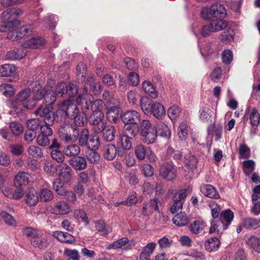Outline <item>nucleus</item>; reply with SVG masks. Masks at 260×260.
<instances>
[{
  "label": "nucleus",
  "mask_w": 260,
  "mask_h": 260,
  "mask_svg": "<svg viewBox=\"0 0 260 260\" xmlns=\"http://www.w3.org/2000/svg\"><path fill=\"white\" fill-rule=\"evenodd\" d=\"M74 216L76 219H81L86 224H88L87 214L84 210L76 209L74 212Z\"/></svg>",
  "instance_id": "nucleus-63"
},
{
  "label": "nucleus",
  "mask_w": 260,
  "mask_h": 260,
  "mask_svg": "<svg viewBox=\"0 0 260 260\" xmlns=\"http://www.w3.org/2000/svg\"><path fill=\"white\" fill-rule=\"evenodd\" d=\"M61 179H56L53 182V188L57 194L61 196L65 193L66 189L63 185L64 184Z\"/></svg>",
  "instance_id": "nucleus-44"
},
{
  "label": "nucleus",
  "mask_w": 260,
  "mask_h": 260,
  "mask_svg": "<svg viewBox=\"0 0 260 260\" xmlns=\"http://www.w3.org/2000/svg\"><path fill=\"white\" fill-rule=\"evenodd\" d=\"M64 254L69 258V260H79V254L76 249H66Z\"/></svg>",
  "instance_id": "nucleus-61"
},
{
  "label": "nucleus",
  "mask_w": 260,
  "mask_h": 260,
  "mask_svg": "<svg viewBox=\"0 0 260 260\" xmlns=\"http://www.w3.org/2000/svg\"><path fill=\"white\" fill-rule=\"evenodd\" d=\"M242 165L243 171L247 175H249L254 170L255 162L252 160L244 161Z\"/></svg>",
  "instance_id": "nucleus-52"
},
{
  "label": "nucleus",
  "mask_w": 260,
  "mask_h": 260,
  "mask_svg": "<svg viewBox=\"0 0 260 260\" xmlns=\"http://www.w3.org/2000/svg\"><path fill=\"white\" fill-rule=\"evenodd\" d=\"M220 244V241L217 238H212L206 241L205 247L209 252L215 251L219 248Z\"/></svg>",
  "instance_id": "nucleus-30"
},
{
  "label": "nucleus",
  "mask_w": 260,
  "mask_h": 260,
  "mask_svg": "<svg viewBox=\"0 0 260 260\" xmlns=\"http://www.w3.org/2000/svg\"><path fill=\"white\" fill-rule=\"evenodd\" d=\"M130 139L129 136L125 134L119 135L117 140L118 146L123 149L129 150L132 148Z\"/></svg>",
  "instance_id": "nucleus-26"
},
{
  "label": "nucleus",
  "mask_w": 260,
  "mask_h": 260,
  "mask_svg": "<svg viewBox=\"0 0 260 260\" xmlns=\"http://www.w3.org/2000/svg\"><path fill=\"white\" fill-rule=\"evenodd\" d=\"M234 214L230 210L221 212L219 219H213L211 221L210 234H219L226 230L231 224Z\"/></svg>",
  "instance_id": "nucleus-3"
},
{
  "label": "nucleus",
  "mask_w": 260,
  "mask_h": 260,
  "mask_svg": "<svg viewBox=\"0 0 260 260\" xmlns=\"http://www.w3.org/2000/svg\"><path fill=\"white\" fill-rule=\"evenodd\" d=\"M6 184V181L3 177V181L2 184H0V190L3 192L4 196L8 198L11 199L12 196V192L13 191L14 185L11 186L6 187L5 186Z\"/></svg>",
  "instance_id": "nucleus-51"
},
{
  "label": "nucleus",
  "mask_w": 260,
  "mask_h": 260,
  "mask_svg": "<svg viewBox=\"0 0 260 260\" xmlns=\"http://www.w3.org/2000/svg\"><path fill=\"white\" fill-rule=\"evenodd\" d=\"M72 169L67 164H61L56 166V173L64 183H68L71 179Z\"/></svg>",
  "instance_id": "nucleus-11"
},
{
  "label": "nucleus",
  "mask_w": 260,
  "mask_h": 260,
  "mask_svg": "<svg viewBox=\"0 0 260 260\" xmlns=\"http://www.w3.org/2000/svg\"><path fill=\"white\" fill-rule=\"evenodd\" d=\"M208 133L215 136V141H218L221 137L222 128L221 126L215 127L214 125H210L208 129Z\"/></svg>",
  "instance_id": "nucleus-48"
},
{
  "label": "nucleus",
  "mask_w": 260,
  "mask_h": 260,
  "mask_svg": "<svg viewBox=\"0 0 260 260\" xmlns=\"http://www.w3.org/2000/svg\"><path fill=\"white\" fill-rule=\"evenodd\" d=\"M30 177V176L28 173L20 172L15 177V183L17 184L20 186L22 185H26L29 182Z\"/></svg>",
  "instance_id": "nucleus-32"
},
{
  "label": "nucleus",
  "mask_w": 260,
  "mask_h": 260,
  "mask_svg": "<svg viewBox=\"0 0 260 260\" xmlns=\"http://www.w3.org/2000/svg\"><path fill=\"white\" fill-rule=\"evenodd\" d=\"M127 96L129 102L133 105L136 104L141 98L139 92L135 90L129 91Z\"/></svg>",
  "instance_id": "nucleus-59"
},
{
  "label": "nucleus",
  "mask_w": 260,
  "mask_h": 260,
  "mask_svg": "<svg viewBox=\"0 0 260 260\" xmlns=\"http://www.w3.org/2000/svg\"><path fill=\"white\" fill-rule=\"evenodd\" d=\"M27 152L34 158H40L43 156V150L38 146L31 145L27 149Z\"/></svg>",
  "instance_id": "nucleus-41"
},
{
  "label": "nucleus",
  "mask_w": 260,
  "mask_h": 260,
  "mask_svg": "<svg viewBox=\"0 0 260 260\" xmlns=\"http://www.w3.org/2000/svg\"><path fill=\"white\" fill-rule=\"evenodd\" d=\"M16 68L13 64H5L0 66V77L15 76Z\"/></svg>",
  "instance_id": "nucleus-23"
},
{
  "label": "nucleus",
  "mask_w": 260,
  "mask_h": 260,
  "mask_svg": "<svg viewBox=\"0 0 260 260\" xmlns=\"http://www.w3.org/2000/svg\"><path fill=\"white\" fill-rule=\"evenodd\" d=\"M100 145L99 137L96 135H91L89 136L88 143L86 146L91 149H96Z\"/></svg>",
  "instance_id": "nucleus-56"
},
{
  "label": "nucleus",
  "mask_w": 260,
  "mask_h": 260,
  "mask_svg": "<svg viewBox=\"0 0 260 260\" xmlns=\"http://www.w3.org/2000/svg\"><path fill=\"white\" fill-rule=\"evenodd\" d=\"M64 154L67 156H77L80 152L79 146L76 144H72L66 147L63 149Z\"/></svg>",
  "instance_id": "nucleus-35"
},
{
  "label": "nucleus",
  "mask_w": 260,
  "mask_h": 260,
  "mask_svg": "<svg viewBox=\"0 0 260 260\" xmlns=\"http://www.w3.org/2000/svg\"><path fill=\"white\" fill-rule=\"evenodd\" d=\"M26 54V51L24 48H16L8 52L6 57L8 59L14 60L22 59Z\"/></svg>",
  "instance_id": "nucleus-22"
},
{
  "label": "nucleus",
  "mask_w": 260,
  "mask_h": 260,
  "mask_svg": "<svg viewBox=\"0 0 260 260\" xmlns=\"http://www.w3.org/2000/svg\"><path fill=\"white\" fill-rule=\"evenodd\" d=\"M190 192L189 188L183 189L176 192L173 197V201H178L182 202V201L186 197L187 195Z\"/></svg>",
  "instance_id": "nucleus-57"
},
{
  "label": "nucleus",
  "mask_w": 260,
  "mask_h": 260,
  "mask_svg": "<svg viewBox=\"0 0 260 260\" xmlns=\"http://www.w3.org/2000/svg\"><path fill=\"white\" fill-rule=\"evenodd\" d=\"M176 169L172 162L164 163L159 169V174L163 178L172 181L176 177Z\"/></svg>",
  "instance_id": "nucleus-9"
},
{
  "label": "nucleus",
  "mask_w": 260,
  "mask_h": 260,
  "mask_svg": "<svg viewBox=\"0 0 260 260\" xmlns=\"http://www.w3.org/2000/svg\"><path fill=\"white\" fill-rule=\"evenodd\" d=\"M92 98V95L87 93V89L85 88L83 93L78 95L76 102L81 105L83 109H88Z\"/></svg>",
  "instance_id": "nucleus-16"
},
{
  "label": "nucleus",
  "mask_w": 260,
  "mask_h": 260,
  "mask_svg": "<svg viewBox=\"0 0 260 260\" xmlns=\"http://www.w3.org/2000/svg\"><path fill=\"white\" fill-rule=\"evenodd\" d=\"M43 170L47 174L53 176L56 173V166L52 161L45 160L43 162Z\"/></svg>",
  "instance_id": "nucleus-40"
},
{
  "label": "nucleus",
  "mask_w": 260,
  "mask_h": 260,
  "mask_svg": "<svg viewBox=\"0 0 260 260\" xmlns=\"http://www.w3.org/2000/svg\"><path fill=\"white\" fill-rule=\"evenodd\" d=\"M143 138V141L147 144H151L154 143L156 139L157 135L156 128L151 129L150 131L146 132L145 134H141Z\"/></svg>",
  "instance_id": "nucleus-27"
},
{
  "label": "nucleus",
  "mask_w": 260,
  "mask_h": 260,
  "mask_svg": "<svg viewBox=\"0 0 260 260\" xmlns=\"http://www.w3.org/2000/svg\"><path fill=\"white\" fill-rule=\"evenodd\" d=\"M52 210L55 214L60 215L68 214L72 211L69 204L63 201L56 202Z\"/></svg>",
  "instance_id": "nucleus-15"
},
{
  "label": "nucleus",
  "mask_w": 260,
  "mask_h": 260,
  "mask_svg": "<svg viewBox=\"0 0 260 260\" xmlns=\"http://www.w3.org/2000/svg\"><path fill=\"white\" fill-rule=\"evenodd\" d=\"M69 164L76 171H82L85 170L87 166V162L84 157L77 156L71 158Z\"/></svg>",
  "instance_id": "nucleus-14"
},
{
  "label": "nucleus",
  "mask_w": 260,
  "mask_h": 260,
  "mask_svg": "<svg viewBox=\"0 0 260 260\" xmlns=\"http://www.w3.org/2000/svg\"><path fill=\"white\" fill-rule=\"evenodd\" d=\"M121 120L125 125H136L139 123L141 116L135 110H129L124 112L121 115Z\"/></svg>",
  "instance_id": "nucleus-10"
},
{
  "label": "nucleus",
  "mask_w": 260,
  "mask_h": 260,
  "mask_svg": "<svg viewBox=\"0 0 260 260\" xmlns=\"http://www.w3.org/2000/svg\"><path fill=\"white\" fill-rule=\"evenodd\" d=\"M242 226L247 229H255L260 226V220L254 218H246L243 221Z\"/></svg>",
  "instance_id": "nucleus-36"
},
{
  "label": "nucleus",
  "mask_w": 260,
  "mask_h": 260,
  "mask_svg": "<svg viewBox=\"0 0 260 260\" xmlns=\"http://www.w3.org/2000/svg\"><path fill=\"white\" fill-rule=\"evenodd\" d=\"M86 156L88 161L92 164H96L100 160V154L92 149L87 151Z\"/></svg>",
  "instance_id": "nucleus-45"
},
{
  "label": "nucleus",
  "mask_w": 260,
  "mask_h": 260,
  "mask_svg": "<svg viewBox=\"0 0 260 260\" xmlns=\"http://www.w3.org/2000/svg\"><path fill=\"white\" fill-rule=\"evenodd\" d=\"M104 117L103 112H92L89 118L90 124L93 125V131L96 133L103 132L106 127V123L103 121Z\"/></svg>",
  "instance_id": "nucleus-8"
},
{
  "label": "nucleus",
  "mask_w": 260,
  "mask_h": 260,
  "mask_svg": "<svg viewBox=\"0 0 260 260\" xmlns=\"http://www.w3.org/2000/svg\"><path fill=\"white\" fill-rule=\"evenodd\" d=\"M247 244L254 251L260 253V237L251 236L247 240Z\"/></svg>",
  "instance_id": "nucleus-39"
},
{
  "label": "nucleus",
  "mask_w": 260,
  "mask_h": 260,
  "mask_svg": "<svg viewBox=\"0 0 260 260\" xmlns=\"http://www.w3.org/2000/svg\"><path fill=\"white\" fill-rule=\"evenodd\" d=\"M115 128L111 125H108L103 134V137L107 141L111 142L114 140L115 137Z\"/></svg>",
  "instance_id": "nucleus-47"
},
{
  "label": "nucleus",
  "mask_w": 260,
  "mask_h": 260,
  "mask_svg": "<svg viewBox=\"0 0 260 260\" xmlns=\"http://www.w3.org/2000/svg\"><path fill=\"white\" fill-rule=\"evenodd\" d=\"M89 137L88 130L86 128H83L80 132V135H79L78 137L80 145L82 146H86L88 143Z\"/></svg>",
  "instance_id": "nucleus-53"
},
{
  "label": "nucleus",
  "mask_w": 260,
  "mask_h": 260,
  "mask_svg": "<svg viewBox=\"0 0 260 260\" xmlns=\"http://www.w3.org/2000/svg\"><path fill=\"white\" fill-rule=\"evenodd\" d=\"M200 119L204 122H209L212 121L213 111L208 107H202L200 111Z\"/></svg>",
  "instance_id": "nucleus-33"
},
{
  "label": "nucleus",
  "mask_w": 260,
  "mask_h": 260,
  "mask_svg": "<svg viewBox=\"0 0 260 260\" xmlns=\"http://www.w3.org/2000/svg\"><path fill=\"white\" fill-rule=\"evenodd\" d=\"M52 235L60 242L71 244L75 242V237L67 232L56 231L53 232Z\"/></svg>",
  "instance_id": "nucleus-17"
},
{
  "label": "nucleus",
  "mask_w": 260,
  "mask_h": 260,
  "mask_svg": "<svg viewBox=\"0 0 260 260\" xmlns=\"http://www.w3.org/2000/svg\"><path fill=\"white\" fill-rule=\"evenodd\" d=\"M79 113V109L75 102L72 100H68L58 105L55 118L57 122H64L67 117L73 118Z\"/></svg>",
  "instance_id": "nucleus-2"
},
{
  "label": "nucleus",
  "mask_w": 260,
  "mask_h": 260,
  "mask_svg": "<svg viewBox=\"0 0 260 260\" xmlns=\"http://www.w3.org/2000/svg\"><path fill=\"white\" fill-rule=\"evenodd\" d=\"M201 16L205 20L213 18L221 19L225 17L226 11L224 7L219 4L212 5L210 8H204L201 11Z\"/></svg>",
  "instance_id": "nucleus-6"
},
{
  "label": "nucleus",
  "mask_w": 260,
  "mask_h": 260,
  "mask_svg": "<svg viewBox=\"0 0 260 260\" xmlns=\"http://www.w3.org/2000/svg\"><path fill=\"white\" fill-rule=\"evenodd\" d=\"M24 194V191L21 186L14 185L11 199L18 200L21 199Z\"/></svg>",
  "instance_id": "nucleus-62"
},
{
  "label": "nucleus",
  "mask_w": 260,
  "mask_h": 260,
  "mask_svg": "<svg viewBox=\"0 0 260 260\" xmlns=\"http://www.w3.org/2000/svg\"><path fill=\"white\" fill-rule=\"evenodd\" d=\"M206 225V223L203 220L198 219L190 223L189 230L193 234H199L204 230Z\"/></svg>",
  "instance_id": "nucleus-25"
},
{
  "label": "nucleus",
  "mask_w": 260,
  "mask_h": 260,
  "mask_svg": "<svg viewBox=\"0 0 260 260\" xmlns=\"http://www.w3.org/2000/svg\"><path fill=\"white\" fill-rule=\"evenodd\" d=\"M22 14V11L16 8H12L4 11L1 15V19L3 23H6L9 27H12L16 23L15 20L18 16Z\"/></svg>",
  "instance_id": "nucleus-7"
},
{
  "label": "nucleus",
  "mask_w": 260,
  "mask_h": 260,
  "mask_svg": "<svg viewBox=\"0 0 260 260\" xmlns=\"http://www.w3.org/2000/svg\"><path fill=\"white\" fill-rule=\"evenodd\" d=\"M53 198L52 192L46 188L41 189L40 192L39 198L40 201L42 202H47L51 201Z\"/></svg>",
  "instance_id": "nucleus-42"
},
{
  "label": "nucleus",
  "mask_w": 260,
  "mask_h": 260,
  "mask_svg": "<svg viewBox=\"0 0 260 260\" xmlns=\"http://www.w3.org/2000/svg\"><path fill=\"white\" fill-rule=\"evenodd\" d=\"M0 91L5 96L11 97L14 94L13 87L10 84H2L0 85Z\"/></svg>",
  "instance_id": "nucleus-49"
},
{
  "label": "nucleus",
  "mask_w": 260,
  "mask_h": 260,
  "mask_svg": "<svg viewBox=\"0 0 260 260\" xmlns=\"http://www.w3.org/2000/svg\"><path fill=\"white\" fill-rule=\"evenodd\" d=\"M9 127L15 136H18L22 133L23 131L22 125L18 122H13L9 124Z\"/></svg>",
  "instance_id": "nucleus-58"
},
{
  "label": "nucleus",
  "mask_w": 260,
  "mask_h": 260,
  "mask_svg": "<svg viewBox=\"0 0 260 260\" xmlns=\"http://www.w3.org/2000/svg\"><path fill=\"white\" fill-rule=\"evenodd\" d=\"M80 132L70 124L62 125L58 129L59 138L66 143H74L77 141Z\"/></svg>",
  "instance_id": "nucleus-5"
},
{
  "label": "nucleus",
  "mask_w": 260,
  "mask_h": 260,
  "mask_svg": "<svg viewBox=\"0 0 260 260\" xmlns=\"http://www.w3.org/2000/svg\"><path fill=\"white\" fill-rule=\"evenodd\" d=\"M210 24L213 27L214 32L222 30L226 26V22L221 19L214 20Z\"/></svg>",
  "instance_id": "nucleus-46"
},
{
  "label": "nucleus",
  "mask_w": 260,
  "mask_h": 260,
  "mask_svg": "<svg viewBox=\"0 0 260 260\" xmlns=\"http://www.w3.org/2000/svg\"><path fill=\"white\" fill-rule=\"evenodd\" d=\"M188 126L186 122H182L178 128V135L179 138L182 140H185L187 138L188 132Z\"/></svg>",
  "instance_id": "nucleus-43"
},
{
  "label": "nucleus",
  "mask_w": 260,
  "mask_h": 260,
  "mask_svg": "<svg viewBox=\"0 0 260 260\" xmlns=\"http://www.w3.org/2000/svg\"><path fill=\"white\" fill-rule=\"evenodd\" d=\"M141 170L143 174L147 177H151L153 175V168L149 164H143L141 165Z\"/></svg>",
  "instance_id": "nucleus-64"
},
{
  "label": "nucleus",
  "mask_w": 260,
  "mask_h": 260,
  "mask_svg": "<svg viewBox=\"0 0 260 260\" xmlns=\"http://www.w3.org/2000/svg\"><path fill=\"white\" fill-rule=\"evenodd\" d=\"M45 44V40L41 37H34L24 42L22 46L24 48L37 49Z\"/></svg>",
  "instance_id": "nucleus-19"
},
{
  "label": "nucleus",
  "mask_w": 260,
  "mask_h": 260,
  "mask_svg": "<svg viewBox=\"0 0 260 260\" xmlns=\"http://www.w3.org/2000/svg\"><path fill=\"white\" fill-rule=\"evenodd\" d=\"M39 87L37 86L34 88V90L37 91L35 94L34 99L28 104L25 105L19 104L18 106L15 103H12L13 108L15 109L14 112L19 113L22 110V107H26L27 109H31L36 105V101H39L42 99H44L45 103L48 105H52L55 103L56 100V95L55 92L50 89L41 88L42 86L40 83H38Z\"/></svg>",
  "instance_id": "nucleus-1"
},
{
  "label": "nucleus",
  "mask_w": 260,
  "mask_h": 260,
  "mask_svg": "<svg viewBox=\"0 0 260 260\" xmlns=\"http://www.w3.org/2000/svg\"><path fill=\"white\" fill-rule=\"evenodd\" d=\"M52 158L58 163H62L65 159L63 153L58 149H53L51 152Z\"/></svg>",
  "instance_id": "nucleus-55"
},
{
  "label": "nucleus",
  "mask_w": 260,
  "mask_h": 260,
  "mask_svg": "<svg viewBox=\"0 0 260 260\" xmlns=\"http://www.w3.org/2000/svg\"><path fill=\"white\" fill-rule=\"evenodd\" d=\"M172 221L177 226H183L188 223V218L185 212H180L174 216Z\"/></svg>",
  "instance_id": "nucleus-28"
},
{
  "label": "nucleus",
  "mask_w": 260,
  "mask_h": 260,
  "mask_svg": "<svg viewBox=\"0 0 260 260\" xmlns=\"http://www.w3.org/2000/svg\"><path fill=\"white\" fill-rule=\"evenodd\" d=\"M244 119L247 120L249 119L251 125L257 126L260 122V115L258 110L256 108L251 109L249 107L247 108L245 111Z\"/></svg>",
  "instance_id": "nucleus-13"
},
{
  "label": "nucleus",
  "mask_w": 260,
  "mask_h": 260,
  "mask_svg": "<svg viewBox=\"0 0 260 260\" xmlns=\"http://www.w3.org/2000/svg\"><path fill=\"white\" fill-rule=\"evenodd\" d=\"M30 242L34 247L43 249L48 246L49 240L46 237L38 234L35 238L31 239Z\"/></svg>",
  "instance_id": "nucleus-21"
},
{
  "label": "nucleus",
  "mask_w": 260,
  "mask_h": 260,
  "mask_svg": "<svg viewBox=\"0 0 260 260\" xmlns=\"http://www.w3.org/2000/svg\"><path fill=\"white\" fill-rule=\"evenodd\" d=\"M142 88L150 98L156 99L157 97V93L155 88L150 81H145L142 83Z\"/></svg>",
  "instance_id": "nucleus-31"
},
{
  "label": "nucleus",
  "mask_w": 260,
  "mask_h": 260,
  "mask_svg": "<svg viewBox=\"0 0 260 260\" xmlns=\"http://www.w3.org/2000/svg\"><path fill=\"white\" fill-rule=\"evenodd\" d=\"M34 27L31 25H26L17 28L21 39L29 37L32 34Z\"/></svg>",
  "instance_id": "nucleus-37"
},
{
  "label": "nucleus",
  "mask_w": 260,
  "mask_h": 260,
  "mask_svg": "<svg viewBox=\"0 0 260 260\" xmlns=\"http://www.w3.org/2000/svg\"><path fill=\"white\" fill-rule=\"evenodd\" d=\"M147 152V148H145L142 144H138L135 147V154L139 160L145 159Z\"/></svg>",
  "instance_id": "nucleus-38"
},
{
  "label": "nucleus",
  "mask_w": 260,
  "mask_h": 260,
  "mask_svg": "<svg viewBox=\"0 0 260 260\" xmlns=\"http://www.w3.org/2000/svg\"><path fill=\"white\" fill-rule=\"evenodd\" d=\"M156 128L157 135L166 139L170 137L171 131L166 124L163 122H159L157 124Z\"/></svg>",
  "instance_id": "nucleus-29"
},
{
  "label": "nucleus",
  "mask_w": 260,
  "mask_h": 260,
  "mask_svg": "<svg viewBox=\"0 0 260 260\" xmlns=\"http://www.w3.org/2000/svg\"><path fill=\"white\" fill-rule=\"evenodd\" d=\"M200 190L206 197L215 199H218L219 195L216 189L210 184H204L201 186Z\"/></svg>",
  "instance_id": "nucleus-20"
},
{
  "label": "nucleus",
  "mask_w": 260,
  "mask_h": 260,
  "mask_svg": "<svg viewBox=\"0 0 260 260\" xmlns=\"http://www.w3.org/2000/svg\"><path fill=\"white\" fill-rule=\"evenodd\" d=\"M91 110L92 112H103V109L105 106L103 101L100 99H96L90 104Z\"/></svg>",
  "instance_id": "nucleus-54"
},
{
  "label": "nucleus",
  "mask_w": 260,
  "mask_h": 260,
  "mask_svg": "<svg viewBox=\"0 0 260 260\" xmlns=\"http://www.w3.org/2000/svg\"><path fill=\"white\" fill-rule=\"evenodd\" d=\"M129 242V241L127 237H123L107 245L106 249L107 250H117L121 249L127 244Z\"/></svg>",
  "instance_id": "nucleus-24"
},
{
  "label": "nucleus",
  "mask_w": 260,
  "mask_h": 260,
  "mask_svg": "<svg viewBox=\"0 0 260 260\" xmlns=\"http://www.w3.org/2000/svg\"><path fill=\"white\" fill-rule=\"evenodd\" d=\"M123 151H120L114 145L109 144L104 146L103 148V154L104 157L108 160H112L114 159L117 154L122 156Z\"/></svg>",
  "instance_id": "nucleus-12"
},
{
  "label": "nucleus",
  "mask_w": 260,
  "mask_h": 260,
  "mask_svg": "<svg viewBox=\"0 0 260 260\" xmlns=\"http://www.w3.org/2000/svg\"><path fill=\"white\" fill-rule=\"evenodd\" d=\"M25 201L29 207L36 206L39 202V194L34 188H29L26 191Z\"/></svg>",
  "instance_id": "nucleus-18"
},
{
  "label": "nucleus",
  "mask_w": 260,
  "mask_h": 260,
  "mask_svg": "<svg viewBox=\"0 0 260 260\" xmlns=\"http://www.w3.org/2000/svg\"><path fill=\"white\" fill-rule=\"evenodd\" d=\"M239 153L241 158L249 157L250 155V149L245 144H241L239 146Z\"/></svg>",
  "instance_id": "nucleus-60"
},
{
  "label": "nucleus",
  "mask_w": 260,
  "mask_h": 260,
  "mask_svg": "<svg viewBox=\"0 0 260 260\" xmlns=\"http://www.w3.org/2000/svg\"><path fill=\"white\" fill-rule=\"evenodd\" d=\"M142 110L146 115L152 114L156 118H160L165 114L164 106L159 103H149L148 100L142 98L140 99Z\"/></svg>",
  "instance_id": "nucleus-4"
},
{
  "label": "nucleus",
  "mask_w": 260,
  "mask_h": 260,
  "mask_svg": "<svg viewBox=\"0 0 260 260\" xmlns=\"http://www.w3.org/2000/svg\"><path fill=\"white\" fill-rule=\"evenodd\" d=\"M234 31L231 28H228L223 31L221 36L220 40L223 43L227 44L233 40Z\"/></svg>",
  "instance_id": "nucleus-50"
},
{
  "label": "nucleus",
  "mask_w": 260,
  "mask_h": 260,
  "mask_svg": "<svg viewBox=\"0 0 260 260\" xmlns=\"http://www.w3.org/2000/svg\"><path fill=\"white\" fill-rule=\"evenodd\" d=\"M119 112L120 109L117 106H114L108 108L107 111V117L108 120L116 122Z\"/></svg>",
  "instance_id": "nucleus-34"
}]
</instances>
